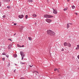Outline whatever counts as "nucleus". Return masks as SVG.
<instances>
[{"label":"nucleus","instance_id":"obj_8","mask_svg":"<svg viewBox=\"0 0 79 79\" xmlns=\"http://www.w3.org/2000/svg\"><path fill=\"white\" fill-rule=\"evenodd\" d=\"M54 34H53V32H52L51 33V35H50L51 36H53V35H55V33H54Z\"/></svg>","mask_w":79,"mask_h":79},{"label":"nucleus","instance_id":"obj_25","mask_svg":"<svg viewBox=\"0 0 79 79\" xmlns=\"http://www.w3.org/2000/svg\"><path fill=\"white\" fill-rule=\"evenodd\" d=\"M20 64H25V63H23V62H20Z\"/></svg>","mask_w":79,"mask_h":79},{"label":"nucleus","instance_id":"obj_1","mask_svg":"<svg viewBox=\"0 0 79 79\" xmlns=\"http://www.w3.org/2000/svg\"><path fill=\"white\" fill-rule=\"evenodd\" d=\"M44 17L46 18H53V16L48 14H45L44 15Z\"/></svg>","mask_w":79,"mask_h":79},{"label":"nucleus","instance_id":"obj_45","mask_svg":"<svg viewBox=\"0 0 79 79\" xmlns=\"http://www.w3.org/2000/svg\"><path fill=\"white\" fill-rule=\"evenodd\" d=\"M57 72H58V73H59V71L58 70H57Z\"/></svg>","mask_w":79,"mask_h":79},{"label":"nucleus","instance_id":"obj_40","mask_svg":"<svg viewBox=\"0 0 79 79\" xmlns=\"http://www.w3.org/2000/svg\"><path fill=\"white\" fill-rule=\"evenodd\" d=\"M21 28H22V29H23L24 28V27L23 26Z\"/></svg>","mask_w":79,"mask_h":79},{"label":"nucleus","instance_id":"obj_2","mask_svg":"<svg viewBox=\"0 0 79 79\" xmlns=\"http://www.w3.org/2000/svg\"><path fill=\"white\" fill-rule=\"evenodd\" d=\"M52 32L53 34H54V32L52 31V30H48L47 31V33L48 35H51V33Z\"/></svg>","mask_w":79,"mask_h":79},{"label":"nucleus","instance_id":"obj_30","mask_svg":"<svg viewBox=\"0 0 79 79\" xmlns=\"http://www.w3.org/2000/svg\"><path fill=\"white\" fill-rule=\"evenodd\" d=\"M4 0V1H5V0ZM6 0V1H7V2H10V0Z\"/></svg>","mask_w":79,"mask_h":79},{"label":"nucleus","instance_id":"obj_37","mask_svg":"<svg viewBox=\"0 0 79 79\" xmlns=\"http://www.w3.org/2000/svg\"><path fill=\"white\" fill-rule=\"evenodd\" d=\"M77 57L78 58V59H79V55L77 56Z\"/></svg>","mask_w":79,"mask_h":79},{"label":"nucleus","instance_id":"obj_28","mask_svg":"<svg viewBox=\"0 0 79 79\" xmlns=\"http://www.w3.org/2000/svg\"><path fill=\"white\" fill-rule=\"evenodd\" d=\"M2 18H5V15H3L2 16Z\"/></svg>","mask_w":79,"mask_h":79},{"label":"nucleus","instance_id":"obj_38","mask_svg":"<svg viewBox=\"0 0 79 79\" xmlns=\"http://www.w3.org/2000/svg\"><path fill=\"white\" fill-rule=\"evenodd\" d=\"M35 25H37V23H35Z\"/></svg>","mask_w":79,"mask_h":79},{"label":"nucleus","instance_id":"obj_24","mask_svg":"<svg viewBox=\"0 0 79 79\" xmlns=\"http://www.w3.org/2000/svg\"><path fill=\"white\" fill-rule=\"evenodd\" d=\"M7 8H10L11 7H10V6H8L7 7Z\"/></svg>","mask_w":79,"mask_h":79},{"label":"nucleus","instance_id":"obj_44","mask_svg":"<svg viewBox=\"0 0 79 79\" xmlns=\"http://www.w3.org/2000/svg\"><path fill=\"white\" fill-rule=\"evenodd\" d=\"M67 2H69V0H67Z\"/></svg>","mask_w":79,"mask_h":79},{"label":"nucleus","instance_id":"obj_29","mask_svg":"<svg viewBox=\"0 0 79 79\" xmlns=\"http://www.w3.org/2000/svg\"><path fill=\"white\" fill-rule=\"evenodd\" d=\"M8 40H10V41H13V40H11V39H8Z\"/></svg>","mask_w":79,"mask_h":79},{"label":"nucleus","instance_id":"obj_6","mask_svg":"<svg viewBox=\"0 0 79 79\" xmlns=\"http://www.w3.org/2000/svg\"><path fill=\"white\" fill-rule=\"evenodd\" d=\"M23 17H24V15H19V18H20V19L23 18Z\"/></svg>","mask_w":79,"mask_h":79},{"label":"nucleus","instance_id":"obj_19","mask_svg":"<svg viewBox=\"0 0 79 79\" xmlns=\"http://www.w3.org/2000/svg\"><path fill=\"white\" fill-rule=\"evenodd\" d=\"M28 39L29 40H32V38L30 37H28Z\"/></svg>","mask_w":79,"mask_h":79},{"label":"nucleus","instance_id":"obj_16","mask_svg":"<svg viewBox=\"0 0 79 79\" xmlns=\"http://www.w3.org/2000/svg\"><path fill=\"white\" fill-rule=\"evenodd\" d=\"M66 10H68V7L64 9V11H66Z\"/></svg>","mask_w":79,"mask_h":79},{"label":"nucleus","instance_id":"obj_15","mask_svg":"<svg viewBox=\"0 0 79 79\" xmlns=\"http://www.w3.org/2000/svg\"><path fill=\"white\" fill-rule=\"evenodd\" d=\"M67 28H69V24H67Z\"/></svg>","mask_w":79,"mask_h":79},{"label":"nucleus","instance_id":"obj_17","mask_svg":"<svg viewBox=\"0 0 79 79\" xmlns=\"http://www.w3.org/2000/svg\"><path fill=\"white\" fill-rule=\"evenodd\" d=\"M28 2H32L33 1L32 0H28Z\"/></svg>","mask_w":79,"mask_h":79},{"label":"nucleus","instance_id":"obj_26","mask_svg":"<svg viewBox=\"0 0 79 79\" xmlns=\"http://www.w3.org/2000/svg\"><path fill=\"white\" fill-rule=\"evenodd\" d=\"M24 56H22V60H23V59H24Z\"/></svg>","mask_w":79,"mask_h":79},{"label":"nucleus","instance_id":"obj_20","mask_svg":"<svg viewBox=\"0 0 79 79\" xmlns=\"http://www.w3.org/2000/svg\"><path fill=\"white\" fill-rule=\"evenodd\" d=\"M2 55H6V54L5 53H2Z\"/></svg>","mask_w":79,"mask_h":79},{"label":"nucleus","instance_id":"obj_41","mask_svg":"<svg viewBox=\"0 0 79 79\" xmlns=\"http://www.w3.org/2000/svg\"><path fill=\"white\" fill-rule=\"evenodd\" d=\"M1 6V2H0V6Z\"/></svg>","mask_w":79,"mask_h":79},{"label":"nucleus","instance_id":"obj_36","mask_svg":"<svg viewBox=\"0 0 79 79\" xmlns=\"http://www.w3.org/2000/svg\"><path fill=\"white\" fill-rule=\"evenodd\" d=\"M61 51H64V49L63 48L62 49Z\"/></svg>","mask_w":79,"mask_h":79},{"label":"nucleus","instance_id":"obj_32","mask_svg":"<svg viewBox=\"0 0 79 79\" xmlns=\"http://www.w3.org/2000/svg\"><path fill=\"white\" fill-rule=\"evenodd\" d=\"M29 66H30V68H31V67H32V66H32V65L31 66L30 65H29Z\"/></svg>","mask_w":79,"mask_h":79},{"label":"nucleus","instance_id":"obj_47","mask_svg":"<svg viewBox=\"0 0 79 79\" xmlns=\"http://www.w3.org/2000/svg\"><path fill=\"white\" fill-rule=\"evenodd\" d=\"M59 76H61V75L60 74H59Z\"/></svg>","mask_w":79,"mask_h":79},{"label":"nucleus","instance_id":"obj_49","mask_svg":"<svg viewBox=\"0 0 79 79\" xmlns=\"http://www.w3.org/2000/svg\"><path fill=\"white\" fill-rule=\"evenodd\" d=\"M15 65H16V64H15Z\"/></svg>","mask_w":79,"mask_h":79},{"label":"nucleus","instance_id":"obj_43","mask_svg":"<svg viewBox=\"0 0 79 79\" xmlns=\"http://www.w3.org/2000/svg\"><path fill=\"white\" fill-rule=\"evenodd\" d=\"M10 63H9L8 65L10 66Z\"/></svg>","mask_w":79,"mask_h":79},{"label":"nucleus","instance_id":"obj_4","mask_svg":"<svg viewBox=\"0 0 79 79\" xmlns=\"http://www.w3.org/2000/svg\"><path fill=\"white\" fill-rule=\"evenodd\" d=\"M45 21L46 22H47V23H49L52 22V20L51 19H46Z\"/></svg>","mask_w":79,"mask_h":79},{"label":"nucleus","instance_id":"obj_5","mask_svg":"<svg viewBox=\"0 0 79 79\" xmlns=\"http://www.w3.org/2000/svg\"><path fill=\"white\" fill-rule=\"evenodd\" d=\"M20 55L21 56H25V55H24V52H20Z\"/></svg>","mask_w":79,"mask_h":79},{"label":"nucleus","instance_id":"obj_21","mask_svg":"<svg viewBox=\"0 0 79 79\" xmlns=\"http://www.w3.org/2000/svg\"><path fill=\"white\" fill-rule=\"evenodd\" d=\"M17 46L18 47H21V46L19 45V44H17Z\"/></svg>","mask_w":79,"mask_h":79},{"label":"nucleus","instance_id":"obj_39","mask_svg":"<svg viewBox=\"0 0 79 79\" xmlns=\"http://www.w3.org/2000/svg\"><path fill=\"white\" fill-rule=\"evenodd\" d=\"M14 25H15V26H16V23H15L14 24Z\"/></svg>","mask_w":79,"mask_h":79},{"label":"nucleus","instance_id":"obj_34","mask_svg":"<svg viewBox=\"0 0 79 79\" xmlns=\"http://www.w3.org/2000/svg\"><path fill=\"white\" fill-rule=\"evenodd\" d=\"M69 24H70V25H73V23H69Z\"/></svg>","mask_w":79,"mask_h":79},{"label":"nucleus","instance_id":"obj_11","mask_svg":"<svg viewBox=\"0 0 79 79\" xmlns=\"http://www.w3.org/2000/svg\"><path fill=\"white\" fill-rule=\"evenodd\" d=\"M77 47L76 48V50H79V45H77Z\"/></svg>","mask_w":79,"mask_h":79},{"label":"nucleus","instance_id":"obj_27","mask_svg":"<svg viewBox=\"0 0 79 79\" xmlns=\"http://www.w3.org/2000/svg\"><path fill=\"white\" fill-rule=\"evenodd\" d=\"M5 58H2V60L3 61H5Z\"/></svg>","mask_w":79,"mask_h":79},{"label":"nucleus","instance_id":"obj_9","mask_svg":"<svg viewBox=\"0 0 79 79\" xmlns=\"http://www.w3.org/2000/svg\"><path fill=\"white\" fill-rule=\"evenodd\" d=\"M67 46L69 47H71V44L69 43H68Z\"/></svg>","mask_w":79,"mask_h":79},{"label":"nucleus","instance_id":"obj_14","mask_svg":"<svg viewBox=\"0 0 79 79\" xmlns=\"http://www.w3.org/2000/svg\"><path fill=\"white\" fill-rule=\"evenodd\" d=\"M38 73V74H39V73L37 71H33V73Z\"/></svg>","mask_w":79,"mask_h":79},{"label":"nucleus","instance_id":"obj_12","mask_svg":"<svg viewBox=\"0 0 79 79\" xmlns=\"http://www.w3.org/2000/svg\"><path fill=\"white\" fill-rule=\"evenodd\" d=\"M11 45H9L8 47V49H11Z\"/></svg>","mask_w":79,"mask_h":79},{"label":"nucleus","instance_id":"obj_3","mask_svg":"<svg viewBox=\"0 0 79 79\" xmlns=\"http://www.w3.org/2000/svg\"><path fill=\"white\" fill-rule=\"evenodd\" d=\"M52 9L53 10V13H54V14H57L58 13L57 10L53 8H52Z\"/></svg>","mask_w":79,"mask_h":79},{"label":"nucleus","instance_id":"obj_33","mask_svg":"<svg viewBox=\"0 0 79 79\" xmlns=\"http://www.w3.org/2000/svg\"><path fill=\"white\" fill-rule=\"evenodd\" d=\"M75 15H77V13H75Z\"/></svg>","mask_w":79,"mask_h":79},{"label":"nucleus","instance_id":"obj_10","mask_svg":"<svg viewBox=\"0 0 79 79\" xmlns=\"http://www.w3.org/2000/svg\"><path fill=\"white\" fill-rule=\"evenodd\" d=\"M32 16H33V17H36L37 15H36V14H33L32 15Z\"/></svg>","mask_w":79,"mask_h":79},{"label":"nucleus","instance_id":"obj_48","mask_svg":"<svg viewBox=\"0 0 79 79\" xmlns=\"http://www.w3.org/2000/svg\"><path fill=\"white\" fill-rule=\"evenodd\" d=\"M14 72H15V70H14Z\"/></svg>","mask_w":79,"mask_h":79},{"label":"nucleus","instance_id":"obj_31","mask_svg":"<svg viewBox=\"0 0 79 79\" xmlns=\"http://www.w3.org/2000/svg\"><path fill=\"white\" fill-rule=\"evenodd\" d=\"M6 57H7V58H8V57H9V55H6Z\"/></svg>","mask_w":79,"mask_h":79},{"label":"nucleus","instance_id":"obj_23","mask_svg":"<svg viewBox=\"0 0 79 79\" xmlns=\"http://www.w3.org/2000/svg\"><path fill=\"white\" fill-rule=\"evenodd\" d=\"M58 71V69H54V71Z\"/></svg>","mask_w":79,"mask_h":79},{"label":"nucleus","instance_id":"obj_18","mask_svg":"<svg viewBox=\"0 0 79 79\" xmlns=\"http://www.w3.org/2000/svg\"><path fill=\"white\" fill-rule=\"evenodd\" d=\"M72 7V9H74V8H75V6H73Z\"/></svg>","mask_w":79,"mask_h":79},{"label":"nucleus","instance_id":"obj_13","mask_svg":"<svg viewBox=\"0 0 79 79\" xmlns=\"http://www.w3.org/2000/svg\"><path fill=\"white\" fill-rule=\"evenodd\" d=\"M13 56L15 58H16V57H17V55H16V54H14Z\"/></svg>","mask_w":79,"mask_h":79},{"label":"nucleus","instance_id":"obj_22","mask_svg":"<svg viewBox=\"0 0 79 79\" xmlns=\"http://www.w3.org/2000/svg\"><path fill=\"white\" fill-rule=\"evenodd\" d=\"M27 17H28V16H27V15H26L25 16V18L26 19H27Z\"/></svg>","mask_w":79,"mask_h":79},{"label":"nucleus","instance_id":"obj_35","mask_svg":"<svg viewBox=\"0 0 79 79\" xmlns=\"http://www.w3.org/2000/svg\"><path fill=\"white\" fill-rule=\"evenodd\" d=\"M20 79H25V78H24L23 77H22Z\"/></svg>","mask_w":79,"mask_h":79},{"label":"nucleus","instance_id":"obj_46","mask_svg":"<svg viewBox=\"0 0 79 79\" xmlns=\"http://www.w3.org/2000/svg\"><path fill=\"white\" fill-rule=\"evenodd\" d=\"M16 35V34H15L14 35Z\"/></svg>","mask_w":79,"mask_h":79},{"label":"nucleus","instance_id":"obj_7","mask_svg":"<svg viewBox=\"0 0 79 79\" xmlns=\"http://www.w3.org/2000/svg\"><path fill=\"white\" fill-rule=\"evenodd\" d=\"M64 45L65 46H67L68 45V43H67L66 42H64Z\"/></svg>","mask_w":79,"mask_h":79},{"label":"nucleus","instance_id":"obj_42","mask_svg":"<svg viewBox=\"0 0 79 79\" xmlns=\"http://www.w3.org/2000/svg\"><path fill=\"white\" fill-rule=\"evenodd\" d=\"M24 45H23L22 46V47H24Z\"/></svg>","mask_w":79,"mask_h":79}]
</instances>
